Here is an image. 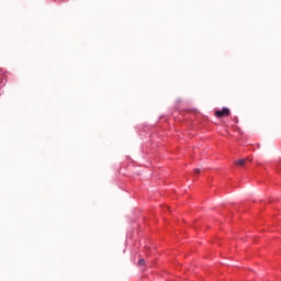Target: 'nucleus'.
Masks as SVG:
<instances>
[{
    "mask_svg": "<svg viewBox=\"0 0 281 281\" xmlns=\"http://www.w3.org/2000/svg\"><path fill=\"white\" fill-rule=\"evenodd\" d=\"M229 113H231L229 109L223 108L222 110H217V111L215 112V115L221 119V117H227V116H229Z\"/></svg>",
    "mask_w": 281,
    "mask_h": 281,
    "instance_id": "f257e3e1",
    "label": "nucleus"
},
{
    "mask_svg": "<svg viewBox=\"0 0 281 281\" xmlns=\"http://www.w3.org/2000/svg\"><path fill=\"white\" fill-rule=\"evenodd\" d=\"M236 166H245V164H246V160L245 159H239V160H237L236 162Z\"/></svg>",
    "mask_w": 281,
    "mask_h": 281,
    "instance_id": "f03ea898",
    "label": "nucleus"
},
{
    "mask_svg": "<svg viewBox=\"0 0 281 281\" xmlns=\"http://www.w3.org/2000/svg\"><path fill=\"white\" fill-rule=\"evenodd\" d=\"M138 265H140V266H142V265H146V260L139 259V260H138Z\"/></svg>",
    "mask_w": 281,
    "mask_h": 281,
    "instance_id": "7ed1b4c3",
    "label": "nucleus"
},
{
    "mask_svg": "<svg viewBox=\"0 0 281 281\" xmlns=\"http://www.w3.org/2000/svg\"><path fill=\"white\" fill-rule=\"evenodd\" d=\"M201 169H194V175H200Z\"/></svg>",
    "mask_w": 281,
    "mask_h": 281,
    "instance_id": "20e7f679",
    "label": "nucleus"
}]
</instances>
